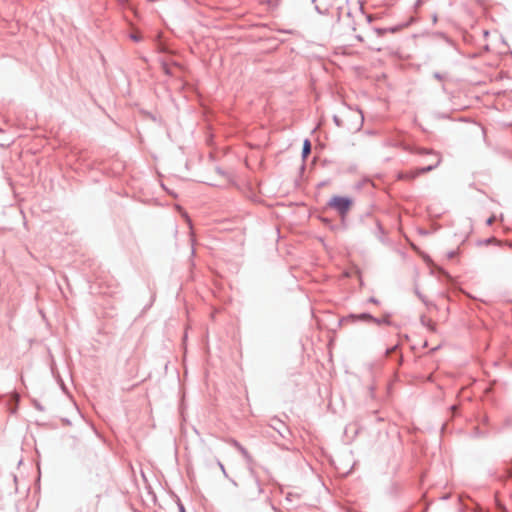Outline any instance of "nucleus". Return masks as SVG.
Masks as SVG:
<instances>
[{
	"mask_svg": "<svg viewBox=\"0 0 512 512\" xmlns=\"http://www.w3.org/2000/svg\"><path fill=\"white\" fill-rule=\"evenodd\" d=\"M433 157H434V161L431 164H429L428 166H426L424 168L416 169L415 171H411V172H408V173H405V174H400L399 178L400 179H404V180H413L417 176H419L420 174H423V173H426V172H429V171L433 170L441 162V157L439 155L433 154Z\"/></svg>",
	"mask_w": 512,
	"mask_h": 512,
	"instance_id": "f03ea898",
	"label": "nucleus"
},
{
	"mask_svg": "<svg viewBox=\"0 0 512 512\" xmlns=\"http://www.w3.org/2000/svg\"><path fill=\"white\" fill-rule=\"evenodd\" d=\"M352 200L347 197L334 196L329 201V206L335 209L342 217L346 215V213L352 207Z\"/></svg>",
	"mask_w": 512,
	"mask_h": 512,
	"instance_id": "f257e3e1",
	"label": "nucleus"
},
{
	"mask_svg": "<svg viewBox=\"0 0 512 512\" xmlns=\"http://www.w3.org/2000/svg\"><path fill=\"white\" fill-rule=\"evenodd\" d=\"M311 151V143L309 140H305L303 144V157L306 158Z\"/></svg>",
	"mask_w": 512,
	"mask_h": 512,
	"instance_id": "20e7f679",
	"label": "nucleus"
},
{
	"mask_svg": "<svg viewBox=\"0 0 512 512\" xmlns=\"http://www.w3.org/2000/svg\"><path fill=\"white\" fill-rule=\"evenodd\" d=\"M350 318L353 320L357 319V320H361V321L373 322L377 325L389 324L388 316H384L382 319H376L373 316H371L370 314L363 313V314H359V315H351Z\"/></svg>",
	"mask_w": 512,
	"mask_h": 512,
	"instance_id": "7ed1b4c3",
	"label": "nucleus"
},
{
	"mask_svg": "<svg viewBox=\"0 0 512 512\" xmlns=\"http://www.w3.org/2000/svg\"><path fill=\"white\" fill-rule=\"evenodd\" d=\"M492 222H493L492 218L488 220V224H491Z\"/></svg>",
	"mask_w": 512,
	"mask_h": 512,
	"instance_id": "423d86ee",
	"label": "nucleus"
},
{
	"mask_svg": "<svg viewBox=\"0 0 512 512\" xmlns=\"http://www.w3.org/2000/svg\"><path fill=\"white\" fill-rule=\"evenodd\" d=\"M426 325L431 331H435V324L431 320H428Z\"/></svg>",
	"mask_w": 512,
	"mask_h": 512,
	"instance_id": "39448f33",
	"label": "nucleus"
}]
</instances>
